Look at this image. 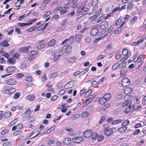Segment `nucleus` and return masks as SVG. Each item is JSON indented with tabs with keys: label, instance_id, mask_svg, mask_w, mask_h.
Masks as SVG:
<instances>
[{
	"label": "nucleus",
	"instance_id": "obj_1",
	"mask_svg": "<svg viewBox=\"0 0 146 146\" xmlns=\"http://www.w3.org/2000/svg\"><path fill=\"white\" fill-rule=\"evenodd\" d=\"M144 56L141 55L139 56L138 58L134 57L133 59V62L135 63L136 67L139 68L141 65L144 63Z\"/></svg>",
	"mask_w": 146,
	"mask_h": 146
},
{
	"label": "nucleus",
	"instance_id": "obj_2",
	"mask_svg": "<svg viewBox=\"0 0 146 146\" xmlns=\"http://www.w3.org/2000/svg\"><path fill=\"white\" fill-rule=\"evenodd\" d=\"M103 128L104 132L106 135L109 136L112 133L113 130L110 127V125L108 124H105Z\"/></svg>",
	"mask_w": 146,
	"mask_h": 146
},
{
	"label": "nucleus",
	"instance_id": "obj_3",
	"mask_svg": "<svg viewBox=\"0 0 146 146\" xmlns=\"http://www.w3.org/2000/svg\"><path fill=\"white\" fill-rule=\"evenodd\" d=\"M108 26V23L106 21L102 22L100 24L96 25L94 27H98L99 29L101 30L105 29H107Z\"/></svg>",
	"mask_w": 146,
	"mask_h": 146
},
{
	"label": "nucleus",
	"instance_id": "obj_4",
	"mask_svg": "<svg viewBox=\"0 0 146 146\" xmlns=\"http://www.w3.org/2000/svg\"><path fill=\"white\" fill-rule=\"evenodd\" d=\"M122 53L125 56L121 59V61L123 60H126L131 56V52L130 51H128V50L126 48L123 49L122 51Z\"/></svg>",
	"mask_w": 146,
	"mask_h": 146
},
{
	"label": "nucleus",
	"instance_id": "obj_5",
	"mask_svg": "<svg viewBox=\"0 0 146 146\" xmlns=\"http://www.w3.org/2000/svg\"><path fill=\"white\" fill-rule=\"evenodd\" d=\"M130 83V80L127 78H124L122 80L121 84L124 87H126L129 86Z\"/></svg>",
	"mask_w": 146,
	"mask_h": 146
},
{
	"label": "nucleus",
	"instance_id": "obj_6",
	"mask_svg": "<svg viewBox=\"0 0 146 146\" xmlns=\"http://www.w3.org/2000/svg\"><path fill=\"white\" fill-rule=\"evenodd\" d=\"M90 31V35L92 36H95L97 35L99 32V30L98 27H94Z\"/></svg>",
	"mask_w": 146,
	"mask_h": 146
},
{
	"label": "nucleus",
	"instance_id": "obj_7",
	"mask_svg": "<svg viewBox=\"0 0 146 146\" xmlns=\"http://www.w3.org/2000/svg\"><path fill=\"white\" fill-rule=\"evenodd\" d=\"M135 108V105L129 106V107L125 110V112L126 113H129L133 111Z\"/></svg>",
	"mask_w": 146,
	"mask_h": 146
},
{
	"label": "nucleus",
	"instance_id": "obj_8",
	"mask_svg": "<svg viewBox=\"0 0 146 146\" xmlns=\"http://www.w3.org/2000/svg\"><path fill=\"white\" fill-rule=\"evenodd\" d=\"M16 81L13 78L9 79L6 81L7 84L10 86L15 85L16 84Z\"/></svg>",
	"mask_w": 146,
	"mask_h": 146
},
{
	"label": "nucleus",
	"instance_id": "obj_9",
	"mask_svg": "<svg viewBox=\"0 0 146 146\" xmlns=\"http://www.w3.org/2000/svg\"><path fill=\"white\" fill-rule=\"evenodd\" d=\"M92 131L90 129L86 131L83 133L84 137L86 138H89L92 135Z\"/></svg>",
	"mask_w": 146,
	"mask_h": 146
},
{
	"label": "nucleus",
	"instance_id": "obj_10",
	"mask_svg": "<svg viewBox=\"0 0 146 146\" xmlns=\"http://www.w3.org/2000/svg\"><path fill=\"white\" fill-rule=\"evenodd\" d=\"M83 140V137L81 136L72 139V141L74 143H79L82 141Z\"/></svg>",
	"mask_w": 146,
	"mask_h": 146
},
{
	"label": "nucleus",
	"instance_id": "obj_11",
	"mask_svg": "<svg viewBox=\"0 0 146 146\" xmlns=\"http://www.w3.org/2000/svg\"><path fill=\"white\" fill-rule=\"evenodd\" d=\"M16 92V90L15 88H10L6 90L5 91V94H11Z\"/></svg>",
	"mask_w": 146,
	"mask_h": 146
},
{
	"label": "nucleus",
	"instance_id": "obj_12",
	"mask_svg": "<svg viewBox=\"0 0 146 146\" xmlns=\"http://www.w3.org/2000/svg\"><path fill=\"white\" fill-rule=\"evenodd\" d=\"M48 23L42 24L38 27H37V30L38 31H40L41 30H44L48 25Z\"/></svg>",
	"mask_w": 146,
	"mask_h": 146
},
{
	"label": "nucleus",
	"instance_id": "obj_13",
	"mask_svg": "<svg viewBox=\"0 0 146 146\" xmlns=\"http://www.w3.org/2000/svg\"><path fill=\"white\" fill-rule=\"evenodd\" d=\"M88 8H84L83 7L82 9H78V11L81 12V15H84L86 14L88 12Z\"/></svg>",
	"mask_w": 146,
	"mask_h": 146
},
{
	"label": "nucleus",
	"instance_id": "obj_14",
	"mask_svg": "<svg viewBox=\"0 0 146 146\" xmlns=\"http://www.w3.org/2000/svg\"><path fill=\"white\" fill-rule=\"evenodd\" d=\"M64 47H65V52L67 54H70L72 52V47L70 45L64 46Z\"/></svg>",
	"mask_w": 146,
	"mask_h": 146
},
{
	"label": "nucleus",
	"instance_id": "obj_15",
	"mask_svg": "<svg viewBox=\"0 0 146 146\" xmlns=\"http://www.w3.org/2000/svg\"><path fill=\"white\" fill-rule=\"evenodd\" d=\"M16 69L15 66H8L6 68V70L7 72L10 73L15 71Z\"/></svg>",
	"mask_w": 146,
	"mask_h": 146
},
{
	"label": "nucleus",
	"instance_id": "obj_16",
	"mask_svg": "<svg viewBox=\"0 0 146 146\" xmlns=\"http://www.w3.org/2000/svg\"><path fill=\"white\" fill-rule=\"evenodd\" d=\"M0 54L1 55L4 56L7 58H9V55L7 52L4 51L3 49L2 48L0 50Z\"/></svg>",
	"mask_w": 146,
	"mask_h": 146
},
{
	"label": "nucleus",
	"instance_id": "obj_17",
	"mask_svg": "<svg viewBox=\"0 0 146 146\" xmlns=\"http://www.w3.org/2000/svg\"><path fill=\"white\" fill-rule=\"evenodd\" d=\"M56 10L60 11V14L61 15L64 14L67 12V10L63 9V8L61 7H58L56 9Z\"/></svg>",
	"mask_w": 146,
	"mask_h": 146
},
{
	"label": "nucleus",
	"instance_id": "obj_18",
	"mask_svg": "<svg viewBox=\"0 0 146 146\" xmlns=\"http://www.w3.org/2000/svg\"><path fill=\"white\" fill-rule=\"evenodd\" d=\"M0 45L4 47H8L9 46V44L6 40H4L0 43Z\"/></svg>",
	"mask_w": 146,
	"mask_h": 146
},
{
	"label": "nucleus",
	"instance_id": "obj_19",
	"mask_svg": "<svg viewBox=\"0 0 146 146\" xmlns=\"http://www.w3.org/2000/svg\"><path fill=\"white\" fill-rule=\"evenodd\" d=\"M30 48V46L23 47L20 48V51L21 53H25L28 52L29 49Z\"/></svg>",
	"mask_w": 146,
	"mask_h": 146
},
{
	"label": "nucleus",
	"instance_id": "obj_20",
	"mask_svg": "<svg viewBox=\"0 0 146 146\" xmlns=\"http://www.w3.org/2000/svg\"><path fill=\"white\" fill-rule=\"evenodd\" d=\"M125 60H123L122 61L120 60L121 63L119 64V69H121L122 68H126L125 66L126 65V62L125 61Z\"/></svg>",
	"mask_w": 146,
	"mask_h": 146
},
{
	"label": "nucleus",
	"instance_id": "obj_21",
	"mask_svg": "<svg viewBox=\"0 0 146 146\" xmlns=\"http://www.w3.org/2000/svg\"><path fill=\"white\" fill-rule=\"evenodd\" d=\"M16 62L15 59L13 58H10L7 60V62L8 63L10 64L13 65L15 64Z\"/></svg>",
	"mask_w": 146,
	"mask_h": 146
},
{
	"label": "nucleus",
	"instance_id": "obj_22",
	"mask_svg": "<svg viewBox=\"0 0 146 146\" xmlns=\"http://www.w3.org/2000/svg\"><path fill=\"white\" fill-rule=\"evenodd\" d=\"M108 101L104 97H101L98 100V103L101 105H103L106 103Z\"/></svg>",
	"mask_w": 146,
	"mask_h": 146
},
{
	"label": "nucleus",
	"instance_id": "obj_23",
	"mask_svg": "<svg viewBox=\"0 0 146 146\" xmlns=\"http://www.w3.org/2000/svg\"><path fill=\"white\" fill-rule=\"evenodd\" d=\"M71 139L68 138H66L64 139L62 143L65 145H68L71 142Z\"/></svg>",
	"mask_w": 146,
	"mask_h": 146
},
{
	"label": "nucleus",
	"instance_id": "obj_24",
	"mask_svg": "<svg viewBox=\"0 0 146 146\" xmlns=\"http://www.w3.org/2000/svg\"><path fill=\"white\" fill-rule=\"evenodd\" d=\"M120 70L121 76L124 77L125 76V74L127 71V69L126 68H122Z\"/></svg>",
	"mask_w": 146,
	"mask_h": 146
},
{
	"label": "nucleus",
	"instance_id": "obj_25",
	"mask_svg": "<svg viewBox=\"0 0 146 146\" xmlns=\"http://www.w3.org/2000/svg\"><path fill=\"white\" fill-rule=\"evenodd\" d=\"M31 113V110L30 108L26 110V111L24 113V115L25 117H30Z\"/></svg>",
	"mask_w": 146,
	"mask_h": 146
},
{
	"label": "nucleus",
	"instance_id": "obj_26",
	"mask_svg": "<svg viewBox=\"0 0 146 146\" xmlns=\"http://www.w3.org/2000/svg\"><path fill=\"white\" fill-rule=\"evenodd\" d=\"M26 99L30 101H33L35 99V96L33 94H29L26 96Z\"/></svg>",
	"mask_w": 146,
	"mask_h": 146
},
{
	"label": "nucleus",
	"instance_id": "obj_27",
	"mask_svg": "<svg viewBox=\"0 0 146 146\" xmlns=\"http://www.w3.org/2000/svg\"><path fill=\"white\" fill-rule=\"evenodd\" d=\"M11 113L10 111H7L5 112L4 115L3 117L5 118H7L10 117L11 115Z\"/></svg>",
	"mask_w": 146,
	"mask_h": 146
},
{
	"label": "nucleus",
	"instance_id": "obj_28",
	"mask_svg": "<svg viewBox=\"0 0 146 146\" xmlns=\"http://www.w3.org/2000/svg\"><path fill=\"white\" fill-rule=\"evenodd\" d=\"M56 42V40L54 39H52L49 41L48 43V45L49 46H51L54 45Z\"/></svg>",
	"mask_w": 146,
	"mask_h": 146
},
{
	"label": "nucleus",
	"instance_id": "obj_29",
	"mask_svg": "<svg viewBox=\"0 0 146 146\" xmlns=\"http://www.w3.org/2000/svg\"><path fill=\"white\" fill-rule=\"evenodd\" d=\"M140 98L138 96H135L133 98L134 104H139L140 102Z\"/></svg>",
	"mask_w": 146,
	"mask_h": 146
},
{
	"label": "nucleus",
	"instance_id": "obj_30",
	"mask_svg": "<svg viewBox=\"0 0 146 146\" xmlns=\"http://www.w3.org/2000/svg\"><path fill=\"white\" fill-rule=\"evenodd\" d=\"M119 128V132L123 133L127 129V127L126 126H124L122 125Z\"/></svg>",
	"mask_w": 146,
	"mask_h": 146
},
{
	"label": "nucleus",
	"instance_id": "obj_31",
	"mask_svg": "<svg viewBox=\"0 0 146 146\" xmlns=\"http://www.w3.org/2000/svg\"><path fill=\"white\" fill-rule=\"evenodd\" d=\"M103 96L108 101L110 99L111 96L110 94L108 93L105 94Z\"/></svg>",
	"mask_w": 146,
	"mask_h": 146
},
{
	"label": "nucleus",
	"instance_id": "obj_32",
	"mask_svg": "<svg viewBox=\"0 0 146 146\" xmlns=\"http://www.w3.org/2000/svg\"><path fill=\"white\" fill-rule=\"evenodd\" d=\"M99 136V135L96 133H93L92 132V139L93 140H95L97 139L98 136Z\"/></svg>",
	"mask_w": 146,
	"mask_h": 146
},
{
	"label": "nucleus",
	"instance_id": "obj_33",
	"mask_svg": "<svg viewBox=\"0 0 146 146\" xmlns=\"http://www.w3.org/2000/svg\"><path fill=\"white\" fill-rule=\"evenodd\" d=\"M58 75V73L57 72H54L51 73L49 76V77L50 78H54L57 76Z\"/></svg>",
	"mask_w": 146,
	"mask_h": 146
},
{
	"label": "nucleus",
	"instance_id": "obj_34",
	"mask_svg": "<svg viewBox=\"0 0 146 146\" xmlns=\"http://www.w3.org/2000/svg\"><path fill=\"white\" fill-rule=\"evenodd\" d=\"M74 39V37L73 36H71L69 39H68V42L69 44H71L73 42Z\"/></svg>",
	"mask_w": 146,
	"mask_h": 146
},
{
	"label": "nucleus",
	"instance_id": "obj_35",
	"mask_svg": "<svg viewBox=\"0 0 146 146\" xmlns=\"http://www.w3.org/2000/svg\"><path fill=\"white\" fill-rule=\"evenodd\" d=\"M36 29H37V27L33 26L31 28L27 29V31L31 32L35 30Z\"/></svg>",
	"mask_w": 146,
	"mask_h": 146
},
{
	"label": "nucleus",
	"instance_id": "obj_36",
	"mask_svg": "<svg viewBox=\"0 0 146 146\" xmlns=\"http://www.w3.org/2000/svg\"><path fill=\"white\" fill-rule=\"evenodd\" d=\"M89 115L87 111L83 112L81 114V116L82 117H86Z\"/></svg>",
	"mask_w": 146,
	"mask_h": 146
},
{
	"label": "nucleus",
	"instance_id": "obj_37",
	"mask_svg": "<svg viewBox=\"0 0 146 146\" xmlns=\"http://www.w3.org/2000/svg\"><path fill=\"white\" fill-rule=\"evenodd\" d=\"M137 19L138 18L137 16H135L130 19V22L131 23H133L137 20Z\"/></svg>",
	"mask_w": 146,
	"mask_h": 146
},
{
	"label": "nucleus",
	"instance_id": "obj_38",
	"mask_svg": "<svg viewBox=\"0 0 146 146\" xmlns=\"http://www.w3.org/2000/svg\"><path fill=\"white\" fill-rule=\"evenodd\" d=\"M21 133V131L20 130H17L14 132L13 135L15 136H18L20 135Z\"/></svg>",
	"mask_w": 146,
	"mask_h": 146
},
{
	"label": "nucleus",
	"instance_id": "obj_39",
	"mask_svg": "<svg viewBox=\"0 0 146 146\" xmlns=\"http://www.w3.org/2000/svg\"><path fill=\"white\" fill-rule=\"evenodd\" d=\"M81 35L78 34L76 35L75 36V39L77 42H79L81 39Z\"/></svg>",
	"mask_w": 146,
	"mask_h": 146
},
{
	"label": "nucleus",
	"instance_id": "obj_40",
	"mask_svg": "<svg viewBox=\"0 0 146 146\" xmlns=\"http://www.w3.org/2000/svg\"><path fill=\"white\" fill-rule=\"evenodd\" d=\"M38 51L37 50H33L29 52V54H31L34 56L38 54Z\"/></svg>",
	"mask_w": 146,
	"mask_h": 146
},
{
	"label": "nucleus",
	"instance_id": "obj_41",
	"mask_svg": "<svg viewBox=\"0 0 146 146\" xmlns=\"http://www.w3.org/2000/svg\"><path fill=\"white\" fill-rule=\"evenodd\" d=\"M142 40L140 39L138 40L137 42H133L134 45L135 46H137L139 44L141 43H142Z\"/></svg>",
	"mask_w": 146,
	"mask_h": 146
},
{
	"label": "nucleus",
	"instance_id": "obj_42",
	"mask_svg": "<svg viewBox=\"0 0 146 146\" xmlns=\"http://www.w3.org/2000/svg\"><path fill=\"white\" fill-rule=\"evenodd\" d=\"M92 92V91L90 90H88L85 94V98H87L90 95Z\"/></svg>",
	"mask_w": 146,
	"mask_h": 146
},
{
	"label": "nucleus",
	"instance_id": "obj_43",
	"mask_svg": "<svg viewBox=\"0 0 146 146\" xmlns=\"http://www.w3.org/2000/svg\"><path fill=\"white\" fill-rule=\"evenodd\" d=\"M45 45L43 44H39L37 45L36 48L38 50H41L44 47Z\"/></svg>",
	"mask_w": 146,
	"mask_h": 146
},
{
	"label": "nucleus",
	"instance_id": "obj_44",
	"mask_svg": "<svg viewBox=\"0 0 146 146\" xmlns=\"http://www.w3.org/2000/svg\"><path fill=\"white\" fill-rule=\"evenodd\" d=\"M28 126L29 128H31V129L35 130L36 129V127L35 126L33 125L31 123H29L28 124Z\"/></svg>",
	"mask_w": 146,
	"mask_h": 146
},
{
	"label": "nucleus",
	"instance_id": "obj_45",
	"mask_svg": "<svg viewBox=\"0 0 146 146\" xmlns=\"http://www.w3.org/2000/svg\"><path fill=\"white\" fill-rule=\"evenodd\" d=\"M20 55V54L19 53H16L15 54H14L13 56V58H14V59H18Z\"/></svg>",
	"mask_w": 146,
	"mask_h": 146
},
{
	"label": "nucleus",
	"instance_id": "obj_46",
	"mask_svg": "<svg viewBox=\"0 0 146 146\" xmlns=\"http://www.w3.org/2000/svg\"><path fill=\"white\" fill-rule=\"evenodd\" d=\"M109 106L110 104H106L102 106V109L105 110Z\"/></svg>",
	"mask_w": 146,
	"mask_h": 146
},
{
	"label": "nucleus",
	"instance_id": "obj_47",
	"mask_svg": "<svg viewBox=\"0 0 146 146\" xmlns=\"http://www.w3.org/2000/svg\"><path fill=\"white\" fill-rule=\"evenodd\" d=\"M29 25L27 23H19L18 24V25L19 27H24Z\"/></svg>",
	"mask_w": 146,
	"mask_h": 146
},
{
	"label": "nucleus",
	"instance_id": "obj_48",
	"mask_svg": "<svg viewBox=\"0 0 146 146\" xmlns=\"http://www.w3.org/2000/svg\"><path fill=\"white\" fill-rule=\"evenodd\" d=\"M93 100V98H88L86 99L85 101V103H86L87 105L89 104L91 101Z\"/></svg>",
	"mask_w": 146,
	"mask_h": 146
},
{
	"label": "nucleus",
	"instance_id": "obj_49",
	"mask_svg": "<svg viewBox=\"0 0 146 146\" xmlns=\"http://www.w3.org/2000/svg\"><path fill=\"white\" fill-rule=\"evenodd\" d=\"M71 6L72 8H75L76 7L77 5V2H75L72 1L71 2Z\"/></svg>",
	"mask_w": 146,
	"mask_h": 146
},
{
	"label": "nucleus",
	"instance_id": "obj_50",
	"mask_svg": "<svg viewBox=\"0 0 146 146\" xmlns=\"http://www.w3.org/2000/svg\"><path fill=\"white\" fill-rule=\"evenodd\" d=\"M129 102L128 100H125L124 102L122 103V106L123 107L127 106L129 104Z\"/></svg>",
	"mask_w": 146,
	"mask_h": 146
},
{
	"label": "nucleus",
	"instance_id": "obj_51",
	"mask_svg": "<svg viewBox=\"0 0 146 146\" xmlns=\"http://www.w3.org/2000/svg\"><path fill=\"white\" fill-rule=\"evenodd\" d=\"M119 68V64L118 63H116L114 64L112 66V68L113 69L116 70Z\"/></svg>",
	"mask_w": 146,
	"mask_h": 146
},
{
	"label": "nucleus",
	"instance_id": "obj_52",
	"mask_svg": "<svg viewBox=\"0 0 146 146\" xmlns=\"http://www.w3.org/2000/svg\"><path fill=\"white\" fill-rule=\"evenodd\" d=\"M97 16L96 15H95L94 16L91 17L90 18V19L91 21H94L96 20V19L97 18Z\"/></svg>",
	"mask_w": 146,
	"mask_h": 146
},
{
	"label": "nucleus",
	"instance_id": "obj_53",
	"mask_svg": "<svg viewBox=\"0 0 146 146\" xmlns=\"http://www.w3.org/2000/svg\"><path fill=\"white\" fill-rule=\"evenodd\" d=\"M75 11L74 10H72L71 13L67 14L68 17H70L74 15L75 14Z\"/></svg>",
	"mask_w": 146,
	"mask_h": 146
},
{
	"label": "nucleus",
	"instance_id": "obj_54",
	"mask_svg": "<svg viewBox=\"0 0 146 146\" xmlns=\"http://www.w3.org/2000/svg\"><path fill=\"white\" fill-rule=\"evenodd\" d=\"M20 96V93L19 92H18L15 94L14 97L15 99H18L19 98Z\"/></svg>",
	"mask_w": 146,
	"mask_h": 146
},
{
	"label": "nucleus",
	"instance_id": "obj_55",
	"mask_svg": "<svg viewBox=\"0 0 146 146\" xmlns=\"http://www.w3.org/2000/svg\"><path fill=\"white\" fill-rule=\"evenodd\" d=\"M106 117L105 116H102L99 122V124H100L103 123Z\"/></svg>",
	"mask_w": 146,
	"mask_h": 146
},
{
	"label": "nucleus",
	"instance_id": "obj_56",
	"mask_svg": "<svg viewBox=\"0 0 146 146\" xmlns=\"http://www.w3.org/2000/svg\"><path fill=\"white\" fill-rule=\"evenodd\" d=\"M129 123V121L128 120H126L121 124V125L124 126H126L128 125Z\"/></svg>",
	"mask_w": 146,
	"mask_h": 146
},
{
	"label": "nucleus",
	"instance_id": "obj_57",
	"mask_svg": "<svg viewBox=\"0 0 146 146\" xmlns=\"http://www.w3.org/2000/svg\"><path fill=\"white\" fill-rule=\"evenodd\" d=\"M58 97V96L57 95H54L51 97V100L53 101H54L57 99Z\"/></svg>",
	"mask_w": 146,
	"mask_h": 146
},
{
	"label": "nucleus",
	"instance_id": "obj_58",
	"mask_svg": "<svg viewBox=\"0 0 146 146\" xmlns=\"http://www.w3.org/2000/svg\"><path fill=\"white\" fill-rule=\"evenodd\" d=\"M41 79L42 82H45L47 80V78L46 74L44 75L41 78Z\"/></svg>",
	"mask_w": 146,
	"mask_h": 146
},
{
	"label": "nucleus",
	"instance_id": "obj_59",
	"mask_svg": "<svg viewBox=\"0 0 146 146\" xmlns=\"http://www.w3.org/2000/svg\"><path fill=\"white\" fill-rule=\"evenodd\" d=\"M9 131L8 129H5L4 130H2L1 131V133L2 135H4V134H6V133H8L9 132Z\"/></svg>",
	"mask_w": 146,
	"mask_h": 146
},
{
	"label": "nucleus",
	"instance_id": "obj_60",
	"mask_svg": "<svg viewBox=\"0 0 146 146\" xmlns=\"http://www.w3.org/2000/svg\"><path fill=\"white\" fill-rule=\"evenodd\" d=\"M140 132V130L139 129H137L133 133V135H137Z\"/></svg>",
	"mask_w": 146,
	"mask_h": 146
},
{
	"label": "nucleus",
	"instance_id": "obj_61",
	"mask_svg": "<svg viewBox=\"0 0 146 146\" xmlns=\"http://www.w3.org/2000/svg\"><path fill=\"white\" fill-rule=\"evenodd\" d=\"M51 14V12L50 11H47L43 16V18H46L49 16Z\"/></svg>",
	"mask_w": 146,
	"mask_h": 146
},
{
	"label": "nucleus",
	"instance_id": "obj_62",
	"mask_svg": "<svg viewBox=\"0 0 146 146\" xmlns=\"http://www.w3.org/2000/svg\"><path fill=\"white\" fill-rule=\"evenodd\" d=\"M104 16L102 15L99 17L98 21H97V23H99L102 21L104 18Z\"/></svg>",
	"mask_w": 146,
	"mask_h": 146
},
{
	"label": "nucleus",
	"instance_id": "obj_63",
	"mask_svg": "<svg viewBox=\"0 0 146 146\" xmlns=\"http://www.w3.org/2000/svg\"><path fill=\"white\" fill-rule=\"evenodd\" d=\"M26 80L29 82H31L32 80H33V78L31 76H27L26 77Z\"/></svg>",
	"mask_w": 146,
	"mask_h": 146
},
{
	"label": "nucleus",
	"instance_id": "obj_64",
	"mask_svg": "<svg viewBox=\"0 0 146 146\" xmlns=\"http://www.w3.org/2000/svg\"><path fill=\"white\" fill-rule=\"evenodd\" d=\"M35 58V56L31 54L30 56L28 58V60L29 61H31L34 59Z\"/></svg>",
	"mask_w": 146,
	"mask_h": 146
}]
</instances>
